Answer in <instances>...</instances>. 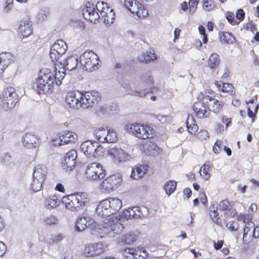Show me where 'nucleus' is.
Wrapping results in <instances>:
<instances>
[{
	"label": "nucleus",
	"mask_w": 259,
	"mask_h": 259,
	"mask_svg": "<svg viewBox=\"0 0 259 259\" xmlns=\"http://www.w3.org/2000/svg\"><path fill=\"white\" fill-rule=\"evenodd\" d=\"M57 63L63 66L64 70L72 71L76 68L78 61L77 56L71 55L65 59H60Z\"/></svg>",
	"instance_id": "21"
},
{
	"label": "nucleus",
	"mask_w": 259,
	"mask_h": 259,
	"mask_svg": "<svg viewBox=\"0 0 259 259\" xmlns=\"http://www.w3.org/2000/svg\"><path fill=\"white\" fill-rule=\"evenodd\" d=\"M100 111L103 114H109V111L108 109V106L107 105H102L100 108Z\"/></svg>",
	"instance_id": "63"
},
{
	"label": "nucleus",
	"mask_w": 259,
	"mask_h": 259,
	"mask_svg": "<svg viewBox=\"0 0 259 259\" xmlns=\"http://www.w3.org/2000/svg\"><path fill=\"white\" fill-rule=\"evenodd\" d=\"M206 108L207 106L205 104H203L202 100H198L193 106V109L197 117L201 119L206 118L209 116L210 112L207 111Z\"/></svg>",
	"instance_id": "20"
},
{
	"label": "nucleus",
	"mask_w": 259,
	"mask_h": 259,
	"mask_svg": "<svg viewBox=\"0 0 259 259\" xmlns=\"http://www.w3.org/2000/svg\"><path fill=\"white\" fill-rule=\"evenodd\" d=\"M137 239V236L136 235L132 233L126 234L123 236L122 238V242L125 244L130 245L136 241Z\"/></svg>",
	"instance_id": "44"
},
{
	"label": "nucleus",
	"mask_w": 259,
	"mask_h": 259,
	"mask_svg": "<svg viewBox=\"0 0 259 259\" xmlns=\"http://www.w3.org/2000/svg\"><path fill=\"white\" fill-rule=\"evenodd\" d=\"M149 88H145L144 90H141L140 91H136L134 92V94L135 96H139L141 97H144L146 95L147 93L150 92L151 93H154L157 92L158 89L157 87L148 86Z\"/></svg>",
	"instance_id": "40"
},
{
	"label": "nucleus",
	"mask_w": 259,
	"mask_h": 259,
	"mask_svg": "<svg viewBox=\"0 0 259 259\" xmlns=\"http://www.w3.org/2000/svg\"><path fill=\"white\" fill-rule=\"evenodd\" d=\"M44 221L48 225L56 224L58 222V219L54 215H50L44 218Z\"/></svg>",
	"instance_id": "53"
},
{
	"label": "nucleus",
	"mask_w": 259,
	"mask_h": 259,
	"mask_svg": "<svg viewBox=\"0 0 259 259\" xmlns=\"http://www.w3.org/2000/svg\"><path fill=\"white\" fill-rule=\"evenodd\" d=\"M104 251V246L101 243H97L89 245L85 248V254L88 257L98 255Z\"/></svg>",
	"instance_id": "25"
},
{
	"label": "nucleus",
	"mask_w": 259,
	"mask_h": 259,
	"mask_svg": "<svg viewBox=\"0 0 259 259\" xmlns=\"http://www.w3.org/2000/svg\"><path fill=\"white\" fill-rule=\"evenodd\" d=\"M108 154L119 161H126L128 159V155L123 150L118 147H113L108 150Z\"/></svg>",
	"instance_id": "27"
},
{
	"label": "nucleus",
	"mask_w": 259,
	"mask_h": 259,
	"mask_svg": "<svg viewBox=\"0 0 259 259\" xmlns=\"http://www.w3.org/2000/svg\"><path fill=\"white\" fill-rule=\"evenodd\" d=\"M60 203V200L54 195L52 198H47L44 202L45 205L48 209L53 208L58 206Z\"/></svg>",
	"instance_id": "37"
},
{
	"label": "nucleus",
	"mask_w": 259,
	"mask_h": 259,
	"mask_svg": "<svg viewBox=\"0 0 259 259\" xmlns=\"http://www.w3.org/2000/svg\"><path fill=\"white\" fill-rule=\"evenodd\" d=\"M124 5L132 13L136 14L139 17L148 15V11L138 1L124 0Z\"/></svg>",
	"instance_id": "13"
},
{
	"label": "nucleus",
	"mask_w": 259,
	"mask_h": 259,
	"mask_svg": "<svg viewBox=\"0 0 259 259\" xmlns=\"http://www.w3.org/2000/svg\"><path fill=\"white\" fill-rule=\"evenodd\" d=\"M18 101V98L8 97L4 96L0 99V108L2 110L7 111L13 109Z\"/></svg>",
	"instance_id": "22"
},
{
	"label": "nucleus",
	"mask_w": 259,
	"mask_h": 259,
	"mask_svg": "<svg viewBox=\"0 0 259 259\" xmlns=\"http://www.w3.org/2000/svg\"><path fill=\"white\" fill-rule=\"evenodd\" d=\"M4 96H7L8 97L13 98H18V96L15 92V89L12 87L7 88L4 91L3 94Z\"/></svg>",
	"instance_id": "49"
},
{
	"label": "nucleus",
	"mask_w": 259,
	"mask_h": 259,
	"mask_svg": "<svg viewBox=\"0 0 259 259\" xmlns=\"http://www.w3.org/2000/svg\"><path fill=\"white\" fill-rule=\"evenodd\" d=\"M125 215L127 216L128 215L130 217H132L134 218H139L144 215L142 213L140 208L138 206L128 208L125 212Z\"/></svg>",
	"instance_id": "34"
},
{
	"label": "nucleus",
	"mask_w": 259,
	"mask_h": 259,
	"mask_svg": "<svg viewBox=\"0 0 259 259\" xmlns=\"http://www.w3.org/2000/svg\"><path fill=\"white\" fill-rule=\"evenodd\" d=\"M37 137L31 133H27L22 137V143L24 147L31 149L38 145Z\"/></svg>",
	"instance_id": "24"
},
{
	"label": "nucleus",
	"mask_w": 259,
	"mask_h": 259,
	"mask_svg": "<svg viewBox=\"0 0 259 259\" xmlns=\"http://www.w3.org/2000/svg\"><path fill=\"white\" fill-rule=\"evenodd\" d=\"M95 223V221L89 217H79L75 223V230L78 232H81L87 228L92 227Z\"/></svg>",
	"instance_id": "19"
},
{
	"label": "nucleus",
	"mask_w": 259,
	"mask_h": 259,
	"mask_svg": "<svg viewBox=\"0 0 259 259\" xmlns=\"http://www.w3.org/2000/svg\"><path fill=\"white\" fill-rule=\"evenodd\" d=\"M99 57L93 51H86L79 57V63L83 69L92 71L98 68Z\"/></svg>",
	"instance_id": "6"
},
{
	"label": "nucleus",
	"mask_w": 259,
	"mask_h": 259,
	"mask_svg": "<svg viewBox=\"0 0 259 259\" xmlns=\"http://www.w3.org/2000/svg\"><path fill=\"white\" fill-rule=\"evenodd\" d=\"M221 91L223 92L229 93L231 95H234L235 93L233 85L230 83H223Z\"/></svg>",
	"instance_id": "48"
},
{
	"label": "nucleus",
	"mask_w": 259,
	"mask_h": 259,
	"mask_svg": "<svg viewBox=\"0 0 259 259\" xmlns=\"http://www.w3.org/2000/svg\"><path fill=\"white\" fill-rule=\"evenodd\" d=\"M200 175L206 180H208L210 177V174L208 172V169L205 168V167H201L200 169Z\"/></svg>",
	"instance_id": "57"
},
{
	"label": "nucleus",
	"mask_w": 259,
	"mask_h": 259,
	"mask_svg": "<svg viewBox=\"0 0 259 259\" xmlns=\"http://www.w3.org/2000/svg\"><path fill=\"white\" fill-rule=\"evenodd\" d=\"M109 114H114L118 112V106L114 103H112L110 105H108Z\"/></svg>",
	"instance_id": "59"
},
{
	"label": "nucleus",
	"mask_w": 259,
	"mask_h": 259,
	"mask_svg": "<svg viewBox=\"0 0 259 259\" xmlns=\"http://www.w3.org/2000/svg\"><path fill=\"white\" fill-rule=\"evenodd\" d=\"M226 19H227L228 21L230 23L231 25H238L239 24V21H238L237 20H236L234 18V13L228 12L226 14Z\"/></svg>",
	"instance_id": "50"
},
{
	"label": "nucleus",
	"mask_w": 259,
	"mask_h": 259,
	"mask_svg": "<svg viewBox=\"0 0 259 259\" xmlns=\"http://www.w3.org/2000/svg\"><path fill=\"white\" fill-rule=\"evenodd\" d=\"M95 9L97 10L100 16H101L102 11H106L107 8L110 7L108 6V4L104 2H98L95 6Z\"/></svg>",
	"instance_id": "47"
},
{
	"label": "nucleus",
	"mask_w": 259,
	"mask_h": 259,
	"mask_svg": "<svg viewBox=\"0 0 259 259\" xmlns=\"http://www.w3.org/2000/svg\"><path fill=\"white\" fill-rule=\"evenodd\" d=\"M141 124L137 123L132 124L130 128L128 130V132L132 133L133 135L135 136L136 137L142 139H146L151 138V135L147 134H141L140 130Z\"/></svg>",
	"instance_id": "28"
},
{
	"label": "nucleus",
	"mask_w": 259,
	"mask_h": 259,
	"mask_svg": "<svg viewBox=\"0 0 259 259\" xmlns=\"http://www.w3.org/2000/svg\"><path fill=\"white\" fill-rule=\"evenodd\" d=\"M139 249V247L136 248H127L125 249V251L128 253H130L134 255V258H135V256H137L138 254V252Z\"/></svg>",
	"instance_id": "61"
},
{
	"label": "nucleus",
	"mask_w": 259,
	"mask_h": 259,
	"mask_svg": "<svg viewBox=\"0 0 259 259\" xmlns=\"http://www.w3.org/2000/svg\"><path fill=\"white\" fill-rule=\"evenodd\" d=\"M50 16V10L47 7L41 8L38 12L36 19L38 22H42Z\"/></svg>",
	"instance_id": "39"
},
{
	"label": "nucleus",
	"mask_w": 259,
	"mask_h": 259,
	"mask_svg": "<svg viewBox=\"0 0 259 259\" xmlns=\"http://www.w3.org/2000/svg\"><path fill=\"white\" fill-rule=\"evenodd\" d=\"M81 151L90 158H96L104 154L103 147L98 143L94 141H86L80 146Z\"/></svg>",
	"instance_id": "4"
},
{
	"label": "nucleus",
	"mask_w": 259,
	"mask_h": 259,
	"mask_svg": "<svg viewBox=\"0 0 259 259\" xmlns=\"http://www.w3.org/2000/svg\"><path fill=\"white\" fill-rule=\"evenodd\" d=\"M236 20L239 21V23L244 19L245 12L242 9H239L236 11Z\"/></svg>",
	"instance_id": "58"
},
{
	"label": "nucleus",
	"mask_w": 259,
	"mask_h": 259,
	"mask_svg": "<svg viewBox=\"0 0 259 259\" xmlns=\"http://www.w3.org/2000/svg\"><path fill=\"white\" fill-rule=\"evenodd\" d=\"M82 97V108L87 109L92 107L98 103L100 100L99 92L96 91L89 92H80Z\"/></svg>",
	"instance_id": "11"
},
{
	"label": "nucleus",
	"mask_w": 259,
	"mask_h": 259,
	"mask_svg": "<svg viewBox=\"0 0 259 259\" xmlns=\"http://www.w3.org/2000/svg\"><path fill=\"white\" fill-rule=\"evenodd\" d=\"M85 177L89 180H100L105 177V170L100 163L93 162L87 167Z\"/></svg>",
	"instance_id": "8"
},
{
	"label": "nucleus",
	"mask_w": 259,
	"mask_h": 259,
	"mask_svg": "<svg viewBox=\"0 0 259 259\" xmlns=\"http://www.w3.org/2000/svg\"><path fill=\"white\" fill-rule=\"evenodd\" d=\"M122 180L116 175H112L103 181L101 186L102 189L112 191L120 185Z\"/></svg>",
	"instance_id": "17"
},
{
	"label": "nucleus",
	"mask_w": 259,
	"mask_h": 259,
	"mask_svg": "<svg viewBox=\"0 0 259 259\" xmlns=\"http://www.w3.org/2000/svg\"><path fill=\"white\" fill-rule=\"evenodd\" d=\"M186 126L189 132L192 135L195 134L198 130V126L194 122V119L192 116H191V118L188 116L186 121Z\"/></svg>",
	"instance_id": "36"
},
{
	"label": "nucleus",
	"mask_w": 259,
	"mask_h": 259,
	"mask_svg": "<svg viewBox=\"0 0 259 259\" xmlns=\"http://www.w3.org/2000/svg\"><path fill=\"white\" fill-rule=\"evenodd\" d=\"M197 137L200 140H206L209 138L208 133L206 130H201L197 134Z\"/></svg>",
	"instance_id": "55"
},
{
	"label": "nucleus",
	"mask_w": 259,
	"mask_h": 259,
	"mask_svg": "<svg viewBox=\"0 0 259 259\" xmlns=\"http://www.w3.org/2000/svg\"><path fill=\"white\" fill-rule=\"evenodd\" d=\"M220 63L219 56L215 53L212 54L210 56L208 61V65L211 69L215 67Z\"/></svg>",
	"instance_id": "42"
},
{
	"label": "nucleus",
	"mask_w": 259,
	"mask_h": 259,
	"mask_svg": "<svg viewBox=\"0 0 259 259\" xmlns=\"http://www.w3.org/2000/svg\"><path fill=\"white\" fill-rule=\"evenodd\" d=\"M230 206V202L227 200H222L219 204V207L221 210H229V207Z\"/></svg>",
	"instance_id": "54"
},
{
	"label": "nucleus",
	"mask_w": 259,
	"mask_h": 259,
	"mask_svg": "<svg viewBox=\"0 0 259 259\" xmlns=\"http://www.w3.org/2000/svg\"><path fill=\"white\" fill-rule=\"evenodd\" d=\"M256 114H255V112H252L249 107L247 108V115L251 119L252 122L254 121L255 118L256 117Z\"/></svg>",
	"instance_id": "62"
},
{
	"label": "nucleus",
	"mask_w": 259,
	"mask_h": 259,
	"mask_svg": "<svg viewBox=\"0 0 259 259\" xmlns=\"http://www.w3.org/2000/svg\"><path fill=\"white\" fill-rule=\"evenodd\" d=\"M89 202L88 195L84 192L72 194L64 196L62 199V202L64 204L66 208L71 211H79L85 209Z\"/></svg>",
	"instance_id": "2"
},
{
	"label": "nucleus",
	"mask_w": 259,
	"mask_h": 259,
	"mask_svg": "<svg viewBox=\"0 0 259 259\" xmlns=\"http://www.w3.org/2000/svg\"><path fill=\"white\" fill-rule=\"evenodd\" d=\"M122 206L121 201L116 198H108L100 202L96 208L97 214L102 217H109L118 212Z\"/></svg>",
	"instance_id": "3"
},
{
	"label": "nucleus",
	"mask_w": 259,
	"mask_h": 259,
	"mask_svg": "<svg viewBox=\"0 0 259 259\" xmlns=\"http://www.w3.org/2000/svg\"><path fill=\"white\" fill-rule=\"evenodd\" d=\"M77 135L70 131H65L60 133L58 137L52 140V145L55 146L74 143L77 140Z\"/></svg>",
	"instance_id": "12"
},
{
	"label": "nucleus",
	"mask_w": 259,
	"mask_h": 259,
	"mask_svg": "<svg viewBox=\"0 0 259 259\" xmlns=\"http://www.w3.org/2000/svg\"><path fill=\"white\" fill-rule=\"evenodd\" d=\"M177 182L174 180H169L164 185L163 189L166 194L169 196L176 190Z\"/></svg>",
	"instance_id": "35"
},
{
	"label": "nucleus",
	"mask_w": 259,
	"mask_h": 259,
	"mask_svg": "<svg viewBox=\"0 0 259 259\" xmlns=\"http://www.w3.org/2000/svg\"><path fill=\"white\" fill-rule=\"evenodd\" d=\"M81 97H82L80 92H69L66 96L65 102L70 108L78 109L79 108H82Z\"/></svg>",
	"instance_id": "14"
},
{
	"label": "nucleus",
	"mask_w": 259,
	"mask_h": 259,
	"mask_svg": "<svg viewBox=\"0 0 259 259\" xmlns=\"http://www.w3.org/2000/svg\"><path fill=\"white\" fill-rule=\"evenodd\" d=\"M115 18V14L114 10L109 7L107 8L106 11H102L101 19H103L106 24H112Z\"/></svg>",
	"instance_id": "29"
},
{
	"label": "nucleus",
	"mask_w": 259,
	"mask_h": 259,
	"mask_svg": "<svg viewBox=\"0 0 259 259\" xmlns=\"http://www.w3.org/2000/svg\"><path fill=\"white\" fill-rule=\"evenodd\" d=\"M145 174V171L143 167L140 165L132 170L131 177L134 179L137 180L143 177Z\"/></svg>",
	"instance_id": "41"
},
{
	"label": "nucleus",
	"mask_w": 259,
	"mask_h": 259,
	"mask_svg": "<svg viewBox=\"0 0 259 259\" xmlns=\"http://www.w3.org/2000/svg\"><path fill=\"white\" fill-rule=\"evenodd\" d=\"M156 59V56L155 54L154 50L152 49H150L148 51L141 54L138 57V59L140 62L145 63H148Z\"/></svg>",
	"instance_id": "30"
},
{
	"label": "nucleus",
	"mask_w": 259,
	"mask_h": 259,
	"mask_svg": "<svg viewBox=\"0 0 259 259\" xmlns=\"http://www.w3.org/2000/svg\"><path fill=\"white\" fill-rule=\"evenodd\" d=\"M199 0H190L189 2V14H193L197 9Z\"/></svg>",
	"instance_id": "51"
},
{
	"label": "nucleus",
	"mask_w": 259,
	"mask_h": 259,
	"mask_svg": "<svg viewBox=\"0 0 259 259\" xmlns=\"http://www.w3.org/2000/svg\"><path fill=\"white\" fill-rule=\"evenodd\" d=\"M65 75V71H58L56 72L55 73L53 72V76L54 80L53 82L54 84L58 85L61 84L62 79L64 78Z\"/></svg>",
	"instance_id": "43"
},
{
	"label": "nucleus",
	"mask_w": 259,
	"mask_h": 259,
	"mask_svg": "<svg viewBox=\"0 0 259 259\" xmlns=\"http://www.w3.org/2000/svg\"><path fill=\"white\" fill-rule=\"evenodd\" d=\"M67 49V45L62 39L57 40L51 47L50 56L53 62H58L61 59Z\"/></svg>",
	"instance_id": "10"
},
{
	"label": "nucleus",
	"mask_w": 259,
	"mask_h": 259,
	"mask_svg": "<svg viewBox=\"0 0 259 259\" xmlns=\"http://www.w3.org/2000/svg\"><path fill=\"white\" fill-rule=\"evenodd\" d=\"M107 130L108 129L104 127H100L94 131V134L99 142L105 143L106 140H107L106 136H108L107 135Z\"/></svg>",
	"instance_id": "33"
},
{
	"label": "nucleus",
	"mask_w": 259,
	"mask_h": 259,
	"mask_svg": "<svg viewBox=\"0 0 259 259\" xmlns=\"http://www.w3.org/2000/svg\"><path fill=\"white\" fill-rule=\"evenodd\" d=\"M15 59L14 55L9 52H3L0 53V75H2L7 68Z\"/></svg>",
	"instance_id": "18"
},
{
	"label": "nucleus",
	"mask_w": 259,
	"mask_h": 259,
	"mask_svg": "<svg viewBox=\"0 0 259 259\" xmlns=\"http://www.w3.org/2000/svg\"><path fill=\"white\" fill-rule=\"evenodd\" d=\"M121 226V224L118 222H109L104 224L102 227L99 228L98 233L100 234V237L101 238L106 237L109 238L113 237L115 235L121 233L122 231Z\"/></svg>",
	"instance_id": "9"
},
{
	"label": "nucleus",
	"mask_w": 259,
	"mask_h": 259,
	"mask_svg": "<svg viewBox=\"0 0 259 259\" xmlns=\"http://www.w3.org/2000/svg\"><path fill=\"white\" fill-rule=\"evenodd\" d=\"M141 80L145 83L147 86H150L154 84V79L152 77V72L148 70L144 72L141 77Z\"/></svg>",
	"instance_id": "38"
},
{
	"label": "nucleus",
	"mask_w": 259,
	"mask_h": 259,
	"mask_svg": "<svg viewBox=\"0 0 259 259\" xmlns=\"http://www.w3.org/2000/svg\"><path fill=\"white\" fill-rule=\"evenodd\" d=\"M202 6L205 10L210 11L215 7V3L213 0H204Z\"/></svg>",
	"instance_id": "46"
},
{
	"label": "nucleus",
	"mask_w": 259,
	"mask_h": 259,
	"mask_svg": "<svg viewBox=\"0 0 259 259\" xmlns=\"http://www.w3.org/2000/svg\"><path fill=\"white\" fill-rule=\"evenodd\" d=\"M209 93H210L208 91L200 93L197 97V100H202L203 104H206L209 111H212L215 114L222 112L224 103L209 96Z\"/></svg>",
	"instance_id": "5"
},
{
	"label": "nucleus",
	"mask_w": 259,
	"mask_h": 259,
	"mask_svg": "<svg viewBox=\"0 0 259 259\" xmlns=\"http://www.w3.org/2000/svg\"><path fill=\"white\" fill-rule=\"evenodd\" d=\"M63 238V236L61 234H59L56 235L52 236L50 240L54 243H58L60 242Z\"/></svg>",
	"instance_id": "60"
},
{
	"label": "nucleus",
	"mask_w": 259,
	"mask_h": 259,
	"mask_svg": "<svg viewBox=\"0 0 259 259\" xmlns=\"http://www.w3.org/2000/svg\"><path fill=\"white\" fill-rule=\"evenodd\" d=\"M105 143H113L117 140L116 133L113 129H108Z\"/></svg>",
	"instance_id": "45"
},
{
	"label": "nucleus",
	"mask_w": 259,
	"mask_h": 259,
	"mask_svg": "<svg viewBox=\"0 0 259 259\" xmlns=\"http://www.w3.org/2000/svg\"><path fill=\"white\" fill-rule=\"evenodd\" d=\"M77 153L72 150L67 152L64 156L61 163V167L66 172L72 170L76 163Z\"/></svg>",
	"instance_id": "15"
},
{
	"label": "nucleus",
	"mask_w": 259,
	"mask_h": 259,
	"mask_svg": "<svg viewBox=\"0 0 259 259\" xmlns=\"http://www.w3.org/2000/svg\"><path fill=\"white\" fill-rule=\"evenodd\" d=\"M7 250V247L5 243L0 241V256H3Z\"/></svg>",
	"instance_id": "64"
},
{
	"label": "nucleus",
	"mask_w": 259,
	"mask_h": 259,
	"mask_svg": "<svg viewBox=\"0 0 259 259\" xmlns=\"http://www.w3.org/2000/svg\"><path fill=\"white\" fill-rule=\"evenodd\" d=\"M218 209L217 203L213 202L209 207V215L214 223L218 225L221 226V220L219 217Z\"/></svg>",
	"instance_id": "31"
},
{
	"label": "nucleus",
	"mask_w": 259,
	"mask_h": 259,
	"mask_svg": "<svg viewBox=\"0 0 259 259\" xmlns=\"http://www.w3.org/2000/svg\"><path fill=\"white\" fill-rule=\"evenodd\" d=\"M140 130L141 134H147L151 135V138L154 136V133H152V130L150 129L149 126H144L143 125L141 124Z\"/></svg>",
	"instance_id": "56"
},
{
	"label": "nucleus",
	"mask_w": 259,
	"mask_h": 259,
	"mask_svg": "<svg viewBox=\"0 0 259 259\" xmlns=\"http://www.w3.org/2000/svg\"><path fill=\"white\" fill-rule=\"evenodd\" d=\"M220 41L223 44H233L235 40V37L228 32H222L219 33Z\"/></svg>",
	"instance_id": "32"
},
{
	"label": "nucleus",
	"mask_w": 259,
	"mask_h": 259,
	"mask_svg": "<svg viewBox=\"0 0 259 259\" xmlns=\"http://www.w3.org/2000/svg\"><path fill=\"white\" fill-rule=\"evenodd\" d=\"M138 254L135 256V259H145L148 256V252L146 250L143 248L139 247Z\"/></svg>",
	"instance_id": "52"
},
{
	"label": "nucleus",
	"mask_w": 259,
	"mask_h": 259,
	"mask_svg": "<svg viewBox=\"0 0 259 259\" xmlns=\"http://www.w3.org/2000/svg\"><path fill=\"white\" fill-rule=\"evenodd\" d=\"M47 174V167L40 165L35 166L33 170L32 181L31 183L32 190L38 192L42 188V184L45 181Z\"/></svg>",
	"instance_id": "7"
},
{
	"label": "nucleus",
	"mask_w": 259,
	"mask_h": 259,
	"mask_svg": "<svg viewBox=\"0 0 259 259\" xmlns=\"http://www.w3.org/2000/svg\"><path fill=\"white\" fill-rule=\"evenodd\" d=\"M20 37L22 39L27 38L32 33V25L30 22L26 20L21 21L18 28Z\"/></svg>",
	"instance_id": "23"
},
{
	"label": "nucleus",
	"mask_w": 259,
	"mask_h": 259,
	"mask_svg": "<svg viewBox=\"0 0 259 259\" xmlns=\"http://www.w3.org/2000/svg\"><path fill=\"white\" fill-rule=\"evenodd\" d=\"M82 15L86 20L94 23H97L100 18L99 13L95 9L94 4L90 2L86 3L85 8L82 10Z\"/></svg>",
	"instance_id": "16"
},
{
	"label": "nucleus",
	"mask_w": 259,
	"mask_h": 259,
	"mask_svg": "<svg viewBox=\"0 0 259 259\" xmlns=\"http://www.w3.org/2000/svg\"><path fill=\"white\" fill-rule=\"evenodd\" d=\"M143 150L146 155L153 156L158 155L160 150L157 145L151 141H147L144 144Z\"/></svg>",
	"instance_id": "26"
},
{
	"label": "nucleus",
	"mask_w": 259,
	"mask_h": 259,
	"mask_svg": "<svg viewBox=\"0 0 259 259\" xmlns=\"http://www.w3.org/2000/svg\"><path fill=\"white\" fill-rule=\"evenodd\" d=\"M54 80L53 72L48 69H41L33 83V88L38 94H50L53 91Z\"/></svg>",
	"instance_id": "1"
}]
</instances>
